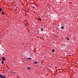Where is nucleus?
<instances>
[{
    "label": "nucleus",
    "instance_id": "nucleus-1",
    "mask_svg": "<svg viewBox=\"0 0 78 78\" xmlns=\"http://www.w3.org/2000/svg\"><path fill=\"white\" fill-rule=\"evenodd\" d=\"M0 77L1 78H6V76H3L1 74H0Z\"/></svg>",
    "mask_w": 78,
    "mask_h": 78
},
{
    "label": "nucleus",
    "instance_id": "nucleus-2",
    "mask_svg": "<svg viewBox=\"0 0 78 78\" xmlns=\"http://www.w3.org/2000/svg\"><path fill=\"white\" fill-rule=\"evenodd\" d=\"M2 58L3 61H5L6 60V58H5L4 57H2Z\"/></svg>",
    "mask_w": 78,
    "mask_h": 78
},
{
    "label": "nucleus",
    "instance_id": "nucleus-3",
    "mask_svg": "<svg viewBox=\"0 0 78 78\" xmlns=\"http://www.w3.org/2000/svg\"><path fill=\"white\" fill-rule=\"evenodd\" d=\"M36 62H34L33 63L34 64H38V62H36V61H35Z\"/></svg>",
    "mask_w": 78,
    "mask_h": 78
},
{
    "label": "nucleus",
    "instance_id": "nucleus-4",
    "mask_svg": "<svg viewBox=\"0 0 78 78\" xmlns=\"http://www.w3.org/2000/svg\"><path fill=\"white\" fill-rule=\"evenodd\" d=\"M66 39H67L68 41H69V40L70 39H69V38L67 37H66Z\"/></svg>",
    "mask_w": 78,
    "mask_h": 78
},
{
    "label": "nucleus",
    "instance_id": "nucleus-5",
    "mask_svg": "<svg viewBox=\"0 0 78 78\" xmlns=\"http://www.w3.org/2000/svg\"><path fill=\"white\" fill-rule=\"evenodd\" d=\"M27 69H28V70H30V69H31V68L30 67H28L27 68Z\"/></svg>",
    "mask_w": 78,
    "mask_h": 78
},
{
    "label": "nucleus",
    "instance_id": "nucleus-6",
    "mask_svg": "<svg viewBox=\"0 0 78 78\" xmlns=\"http://www.w3.org/2000/svg\"><path fill=\"white\" fill-rule=\"evenodd\" d=\"M61 29H64V27H63V26H62V27H61Z\"/></svg>",
    "mask_w": 78,
    "mask_h": 78
},
{
    "label": "nucleus",
    "instance_id": "nucleus-7",
    "mask_svg": "<svg viewBox=\"0 0 78 78\" xmlns=\"http://www.w3.org/2000/svg\"><path fill=\"white\" fill-rule=\"evenodd\" d=\"M52 51H53V52H55V49L52 50Z\"/></svg>",
    "mask_w": 78,
    "mask_h": 78
},
{
    "label": "nucleus",
    "instance_id": "nucleus-8",
    "mask_svg": "<svg viewBox=\"0 0 78 78\" xmlns=\"http://www.w3.org/2000/svg\"><path fill=\"white\" fill-rule=\"evenodd\" d=\"M1 63L2 64H3V63H4V61H2L1 62Z\"/></svg>",
    "mask_w": 78,
    "mask_h": 78
},
{
    "label": "nucleus",
    "instance_id": "nucleus-9",
    "mask_svg": "<svg viewBox=\"0 0 78 78\" xmlns=\"http://www.w3.org/2000/svg\"><path fill=\"white\" fill-rule=\"evenodd\" d=\"M2 11V9L0 8V11Z\"/></svg>",
    "mask_w": 78,
    "mask_h": 78
},
{
    "label": "nucleus",
    "instance_id": "nucleus-10",
    "mask_svg": "<svg viewBox=\"0 0 78 78\" xmlns=\"http://www.w3.org/2000/svg\"><path fill=\"white\" fill-rule=\"evenodd\" d=\"M27 59H31V58H28Z\"/></svg>",
    "mask_w": 78,
    "mask_h": 78
},
{
    "label": "nucleus",
    "instance_id": "nucleus-11",
    "mask_svg": "<svg viewBox=\"0 0 78 78\" xmlns=\"http://www.w3.org/2000/svg\"><path fill=\"white\" fill-rule=\"evenodd\" d=\"M38 19L40 21H41V18H39Z\"/></svg>",
    "mask_w": 78,
    "mask_h": 78
},
{
    "label": "nucleus",
    "instance_id": "nucleus-12",
    "mask_svg": "<svg viewBox=\"0 0 78 78\" xmlns=\"http://www.w3.org/2000/svg\"><path fill=\"white\" fill-rule=\"evenodd\" d=\"M2 14H3V15H4L5 13H4V12H2Z\"/></svg>",
    "mask_w": 78,
    "mask_h": 78
},
{
    "label": "nucleus",
    "instance_id": "nucleus-13",
    "mask_svg": "<svg viewBox=\"0 0 78 78\" xmlns=\"http://www.w3.org/2000/svg\"><path fill=\"white\" fill-rule=\"evenodd\" d=\"M41 31H44V30L43 29H41Z\"/></svg>",
    "mask_w": 78,
    "mask_h": 78
},
{
    "label": "nucleus",
    "instance_id": "nucleus-14",
    "mask_svg": "<svg viewBox=\"0 0 78 78\" xmlns=\"http://www.w3.org/2000/svg\"><path fill=\"white\" fill-rule=\"evenodd\" d=\"M10 72H11V73H14L13 72H11V71H10Z\"/></svg>",
    "mask_w": 78,
    "mask_h": 78
},
{
    "label": "nucleus",
    "instance_id": "nucleus-15",
    "mask_svg": "<svg viewBox=\"0 0 78 78\" xmlns=\"http://www.w3.org/2000/svg\"><path fill=\"white\" fill-rule=\"evenodd\" d=\"M24 26H27V24H25Z\"/></svg>",
    "mask_w": 78,
    "mask_h": 78
},
{
    "label": "nucleus",
    "instance_id": "nucleus-16",
    "mask_svg": "<svg viewBox=\"0 0 78 78\" xmlns=\"http://www.w3.org/2000/svg\"><path fill=\"white\" fill-rule=\"evenodd\" d=\"M1 62V59H0V62Z\"/></svg>",
    "mask_w": 78,
    "mask_h": 78
},
{
    "label": "nucleus",
    "instance_id": "nucleus-17",
    "mask_svg": "<svg viewBox=\"0 0 78 78\" xmlns=\"http://www.w3.org/2000/svg\"><path fill=\"white\" fill-rule=\"evenodd\" d=\"M34 8V7H33V8Z\"/></svg>",
    "mask_w": 78,
    "mask_h": 78
},
{
    "label": "nucleus",
    "instance_id": "nucleus-18",
    "mask_svg": "<svg viewBox=\"0 0 78 78\" xmlns=\"http://www.w3.org/2000/svg\"><path fill=\"white\" fill-rule=\"evenodd\" d=\"M27 11L26 10H25V11Z\"/></svg>",
    "mask_w": 78,
    "mask_h": 78
}]
</instances>
